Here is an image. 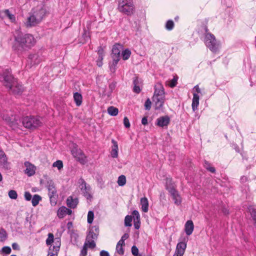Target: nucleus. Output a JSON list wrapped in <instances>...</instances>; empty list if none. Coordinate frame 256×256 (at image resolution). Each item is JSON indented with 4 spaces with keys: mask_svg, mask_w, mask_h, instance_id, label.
Returning <instances> with one entry per match:
<instances>
[{
    "mask_svg": "<svg viewBox=\"0 0 256 256\" xmlns=\"http://www.w3.org/2000/svg\"><path fill=\"white\" fill-rule=\"evenodd\" d=\"M15 44L13 48L18 51L26 50L34 46L36 40L34 36L29 34L18 33L14 36Z\"/></svg>",
    "mask_w": 256,
    "mask_h": 256,
    "instance_id": "nucleus-1",
    "label": "nucleus"
},
{
    "mask_svg": "<svg viewBox=\"0 0 256 256\" xmlns=\"http://www.w3.org/2000/svg\"><path fill=\"white\" fill-rule=\"evenodd\" d=\"M0 82L8 88L14 94H19L24 90L22 86L14 78L11 71L6 70L2 75H0Z\"/></svg>",
    "mask_w": 256,
    "mask_h": 256,
    "instance_id": "nucleus-2",
    "label": "nucleus"
},
{
    "mask_svg": "<svg viewBox=\"0 0 256 256\" xmlns=\"http://www.w3.org/2000/svg\"><path fill=\"white\" fill-rule=\"evenodd\" d=\"M46 12V8L42 5L33 8L25 23L26 26L31 28L40 24L44 18Z\"/></svg>",
    "mask_w": 256,
    "mask_h": 256,
    "instance_id": "nucleus-3",
    "label": "nucleus"
},
{
    "mask_svg": "<svg viewBox=\"0 0 256 256\" xmlns=\"http://www.w3.org/2000/svg\"><path fill=\"white\" fill-rule=\"evenodd\" d=\"M118 10L126 15L130 16L135 12V6L133 0H118Z\"/></svg>",
    "mask_w": 256,
    "mask_h": 256,
    "instance_id": "nucleus-4",
    "label": "nucleus"
},
{
    "mask_svg": "<svg viewBox=\"0 0 256 256\" xmlns=\"http://www.w3.org/2000/svg\"><path fill=\"white\" fill-rule=\"evenodd\" d=\"M204 42L206 47L213 53H216L218 52L220 48V41L216 40L213 34L207 32V30L204 34Z\"/></svg>",
    "mask_w": 256,
    "mask_h": 256,
    "instance_id": "nucleus-5",
    "label": "nucleus"
},
{
    "mask_svg": "<svg viewBox=\"0 0 256 256\" xmlns=\"http://www.w3.org/2000/svg\"><path fill=\"white\" fill-rule=\"evenodd\" d=\"M42 122L40 118L34 116H26L22 119L23 126L28 128H36L42 125Z\"/></svg>",
    "mask_w": 256,
    "mask_h": 256,
    "instance_id": "nucleus-6",
    "label": "nucleus"
},
{
    "mask_svg": "<svg viewBox=\"0 0 256 256\" xmlns=\"http://www.w3.org/2000/svg\"><path fill=\"white\" fill-rule=\"evenodd\" d=\"M42 60V58L38 53L31 54L28 58L26 67L31 68L32 66L39 64Z\"/></svg>",
    "mask_w": 256,
    "mask_h": 256,
    "instance_id": "nucleus-7",
    "label": "nucleus"
},
{
    "mask_svg": "<svg viewBox=\"0 0 256 256\" xmlns=\"http://www.w3.org/2000/svg\"><path fill=\"white\" fill-rule=\"evenodd\" d=\"M79 184H80V188L84 196L87 200H91L92 198V196L91 194L90 186L86 184L83 178L79 180Z\"/></svg>",
    "mask_w": 256,
    "mask_h": 256,
    "instance_id": "nucleus-8",
    "label": "nucleus"
},
{
    "mask_svg": "<svg viewBox=\"0 0 256 256\" xmlns=\"http://www.w3.org/2000/svg\"><path fill=\"white\" fill-rule=\"evenodd\" d=\"M166 188L172 196V200L176 204L179 206L182 202V199L178 192L175 189L173 186L168 185L166 182Z\"/></svg>",
    "mask_w": 256,
    "mask_h": 256,
    "instance_id": "nucleus-9",
    "label": "nucleus"
},
{
    "mask_svg": "<svg viewBox=\"0 0 256 256\" xmlns=\"http://www.w3.org/2000/svg\"><path fill=\"white\" fill-rule=\"evenodd\" d=\"M122 48V46L120 44H116L112 47V58L113 60V64L114 66V68L116 66L118 61L120 60V54Z\"/></svg>",
    "mask_w": 256,
    "mask_h": 256,
    "instance_id": "nucleus-10",
    "label": "nucleus"
},
{
    "mask_svg": "<svg viewBox=\"0 0 256 256\" xmlns=\"http://www.w3.org/2000/svg\"><path fill=\"white\" fill-rule=\"evenodd\" d=\"M1 116L12 129H15L17 128L18 123L15 117L13 116L12 115L10 116L8 114H3Z\"/></svg>",
    "mask_w": 256,
    "mask_h": 256,
    "instance_id": "nucleus-11",
    "label": "nucleus"
},
{
    "mask_svg": "<svg viewBox=\"0 0 256 256\" xmlns=\"http://www.w3.org/2000/svg\"><path fill=\"white\" fill-rule=\"evenodd\" d=\"M72 154L80 163L86 162V157L80 150L74 148L72 150Z\"/></svg>",
    "mask_w": 256,
    "mask_h": 256,
    "instance_id": "nucleus-12",
    "label": "nucleus"
},
{
    "mask_svg": "<svg viewBox=\"0 0 256 256\" xmlns=\"http://www.w3.org/2000/svg\"><path fill=\"white\" fill-rule=\"evenodd\" d=\"M0 166L4 170L10 168V163L8 160V158L2 150H0Z\"/></svg>",
    "mask_w": 256,
    "mask_h": 256,
    "instance_id": "nucleus-13",
    "label": "nucleus"
},
{
    "mask_svg": "<svg viewBox=\"0 0 256 256\" xmlns=\"http://www.w3.org/2000/svg\"><path fill=\"white\" fill-rule=\"evenodd\" d=\"M186 248L185 242H179L176 246V250L173 256H183Z\"/></svg>",
    "mask_w": 256,
    "mask_h": 256,
    "instance_id": "nucleus-14",
    "label": "nucleus"
},
{
    "mask_svg": "<svg viewBox=\"0 0 256 256\" xmlns=\"http://www.w3.org/2000/svg\"><path fill=\"white\" fill-rule=\"evenodd\" d=\"M99 230L98 228L96 226H92L90 228L88 234H87L86 238L91 240H96L98 235Z\"/></svg>",
    "mask_w": 256,
    "mask_h": 256,
    "instance_id": "nucleus-15",
    "label": "nucleus"
},
{
    "mask_svg": "<svg viewBox=\"0 0 256 256\" xmlns=\"http://www.w3.org/2000/svg\"><path fill=\"white\" fill-rule=\"evenodd\" d=\"M24 166L26 168L24 170V173L28 176H31L36 173V167L29 162H26L24 163Z\"/></svg>",
    "mask_w": 256,
    "mask_h": 256,
    "instance_id": "nucleus-16",
    "label": "nucleus"
},
{
    "mask_svg": "<svg viewBox=\"0 0 256 256\" xmlns=\"http://www.w3.org/2000/svg\"><path fill=\"white\" fill-rule=\"evenodd\" d=\"M66 202L68 208H74L78 204V199L76 197L69 196L66 199Z\"/></svg>",
    "mask_w": 256,
    "mask_h": 256,
    "instance_id": "nucleus-17",
    "label": "nucleus"
},
{
    "mask_svg": "<svg viewBox=\"0 0 256 256\" xmlns=\"http://www.w3.org/2000/svg\"><path fill=\"white\" fill-rule=\"evenodd\" d=\"M72 213V210L68 208H66V206H62L58 210L57 215L59 218H64L66 214L70 215Z\"/></svg>",
    "mask_w": 256,
    "mask_h": 256,
    "instance_id": "nucleus-18",
    "label": "nucleus"
},
{
    "mask_svg": "<svg viewBox=\"0 0 256 256\" xmlns=\"http://www.w3.org/2000/svg\"><path fill=\"white\" fill-rule=\"evenodd\" d=\"M134 88L133 90L134 92L138 94L141 91V87L142 86V81L141 79L137 77H135L133 80Z\"/></svg>",
    "mask_w": 256,
    "mask_h": 256,
    "instance_id": "nucleus-19",
    "label": "nucleus"
},
{
    "mask_svg": "<svg viewBox=\"0 0 256 256\" xmlns=\"http://www.w3.org/2000/svg\"><path fill=\"white\" fill-rule=\"evenodd\" d=\"M170 118L168 116H161L156 120V124L160 127L167 126L170 123Z\"/></svg>",
    "mask_w": 256,
    "mask_h": 256,
    "instance_id": "nucleus-20",
    "label": "nucleus"
},
{
    "mask_svg": "<svg viewBox=\"0 0 256 256\" xmlns=\"http://www.w3.org/2000/svg\"><path fill=\"white\" fill-rule=\"evenodd\" d=\"M164 94V88L161 83L158 82L154 86V92L153 96H162Z\"/></svg>",
    "mask_w": 256,
    "mask_h": 256,
    "instance_id": "nucleus-21",
    "label": "nucleus"
},
{
    "mask_svg": "<svg viewBox=\"0 0 256 256\" xmlns=\"http://www.w3.org/2000/svg\"><path fill=\"white\" fill-rule=\"evenodd\" d=\"M194 230V224L192 220H188L184 225V231L188 236L192 234Z\"/></svg>",
    "mask_w": 256,
    "mask_h": 256,
    "instance_id": "nucleus-22",
    "label": "nucleus"
},
{
    "mask_svg": "<svg viewBox=\"0 0 256 256\" xmlns=\"http://www.w3.org/2000/svg\"><path fill=\"white\" fill-rule=\"evenodd\" d=\"M112 146L110 152L111 156L113 158H117L118 156V142L114 140H112Z\"/></svg>",
    "mask_w": 256,
    "mask_h": 256,
    "instance_id": "nucleus-23",
    "label": "nucleus"
},
{
    "mask_svg": "<svg viewBox=\"0 0 256 256\" xmlns=\"http://www.w3.org/2000/svg\"><path fill=\"white\" fill-rule=\"evenodd\" d=\"M48 196L50 200H52V198L56 199L57 196L56 190L54 184H49L48 187Z\"/></svg>",
    "mask_w": 256,
    "mask_h": 256,
    "instance_id": "nucleus-24",
    "label": "nucleus"
},
{
    "mask_svg": "<svg viewBox=\"0 0 256 256\" xmlns=\"http://www.w3.org/2000/svg\"><path fill=\"white\" fill-rule=\"evenodd\" d=\"M140 205L142 211L147 212L148 210V202L146 198L144 197L140 199Z\"/></svg>",
    "mask_w": 256,
    "mask_h": 256,
    "instance_id": "nucleus-25",
    "label": "nucleus"
},
{
    "mask_svg": "<svg viewBox=\"0 0 256 256\" xmlns=\"http://www.w3.org/2000/svg\"><path fill=\"white\" fill-rule=\"evenodd\" d=\"M60 244L56 246H50L49 248L48 256H58V252L60 250Z\"/></svg>",
    "mask_w": 256,
    "mask_h": 256,
    "instance_id": "nucleus-26",
    "label": "nucleus"
},
{
    "mask_svg": "<svg viewBox=\"0 0 256 256\" xmlns=\"http://www.w3.org/2000/svg\"><path fill=\"white\" fill-rule=\"evenodd\" d=\"M155 98H156L153 100L155 102V109H160L163 105L164 100L162 97L160 98H158V97H155Z\"/></svg>",
    "mask_w": 256,
    "mask_h": 256,
    "instance_id": "nucleus-27",
    "label": "nucleus"
},
{
    "mask_svg": "<svg viewBox=\"0 0 256 256\" xmlns=\"http://www.w3.org/2000/svg\"><path fill=\"white\" fill-rule=\"evenodd\" d=\"M8 238V234L6 230L2 228L0 229V242H4Z\"/></svg>",
    "mask_w": 256,
    "mask_h": 256,
    "instance_id": "nucleus-28",
    "label": "nucleus"
},
{
    "mask_svg": "<svg viewBox=\"0 0 256 256\" xmlns=\"http://www.w3.org/2000/svg\"><path fill=\"white\" fill-rule=\"evenodd\" d=\"M107 110L108 114L112 116H116L118 112V109L113 106L108 107Z\"/></svg>",
    "mask_w": 256,
    "mask_h": 256,
    "instance_id": "nucleus-29",
    "label": "nucleus"
},
{
    "mask_svg": "<svg viewBox=\"0 0 256 256\" xmlns=\"http://www.w3.org/2000/svg\"><path fill=\"white\" fill-rule=\"evenodd\" d=\"M249 212L250 213L254 224H256V209L254 206H250L248 208Z\"/></svg>",
    "mask_w": 256,
    "mask_h": 256,
    "instance_id": "nucleus-30",
    "label": "nucleus"
},
{
    "mask_svg": "<svg viewBox=\"0 0 256 256\" xmlns=\"http://www.w3.org/2000/svg\"><path fill=\"white\" fill-rule=\"evenodd\" d=\"M199 105V97H193L192 106L194 112L198 110V106Z\"/></svg>",
    "mask_w": 256,
    "mask_h": 256,
    "instance_id": "nucleus-31",
    "label": "nucleus"
},
{
    "mask_svg": "<svg viewBox=\"0 0 256 256\" xmlns=\"http://www.w3.org/2000/svg\"><path fill=\"white\" fill-rule=\"evenodd\" d=\"M124 245V244H122L120 242H118L116 246V252L119 254H124V250L123 248V246Z\"/></svg>",
    "mask_w": 256,
    "mask_h": 256,
    "instance_id": "nucleus-32",
    "label": "nucleus"
},
{
    "mask_svg": "<svg viewBox=\"0 0 256 256\" xmlns=\"http://www.w3.org/2000/svg\"><path fill=\"white\" fill-rule=\"evenodd\" d=\"M41 200L42 198L39 195L34 194L32 199V205L34 206H36Z\"/></svg>",
    "mask_w": 256,
    "mask_h": 256,
    "instance_id": "nucleus-33",
    "label": "nucleus"
},
{
    "mask_svg": "<svg viewBox=\"0 0 256 256\" xmlns=\"http://www.w3.org/2000/svg\"><path fill=\"white\" fill-rule=\"evenodd\" d=\"M94 240H88L86 238L85 242L84 244H86V246L92 249L94 248L96 246V242Z\"/></svg>",
    "mask_w": 256,
    "mask_h": 256,
    "instance_id": "nucleus-34",
    "label": "nucleus"
},
{
    "mask_svg": "<svg viewBox=\"0 0 256 256\" xmlns=\"http://www.w3.org/2000/svg\"><path fill=\"white\" fill-rule=\"evenodd\" d=\"M4 14L7 16L12 22H14L16 20V17L14 14H11L8 10H4Z\"/></svg>",
    "mask_w": 256,
    "mask_h": 256,
    "instance_id": "nucleus-35",
    "label": "nucleus"
},
{
    "mask_svg": "<svg viewBox=\"0 0 256 256\" xmlns=\"http://www.w3.org/2000/svg\"><path fill=\"white\" fill-rule=\"evenodd\" d=\"M193 96H198V94L202 95L204 94V92L200 89L198 85L194 86L192 89Z\"/></svg>",
    "mask_w": 256,
    "mask_h": 256,
    "instance_id": "nucleus-36",
    "label": "nucleus"
},
{
    "mask_svg": "<svg viewBox=\"0 0 256 256\" xmlns=\"http://www.w3.org/2000/svg\"><path fill=\"white\" fill-rule=\"evenodd\" d=\"M130 54L131 52L128 48L124 50L122 52V56L124 60H128L130 57Z\"/></svg>",
    "mask_w": 256,
    "mask_h": 256,
    "instance_id": "nucleus-37",
    "label": "nucleus"
},
{
    "mask_svg": "<svg viewBox=\"0 0 256 256\" xmlns=\"http://www.w3.org/2000/svg\"><path fill=\"white\" fill-rule=\"evenodd\" d=\"M118 184L119 186H122L126 184V178L124 175H121L118 178Z\"/></svg>",
    "mask_w": 256,
    "mask_h": 256,
    "instance_id": "nucleus-38",
    "label": "nucleus"
},
{
    "mask_svg": "<svg viewBox=\"0 0 256 256\" xmlns=\"http://www.w3.org/2000/svg\"><path fill=\"white\" fill-rule=\"evenodd\" d=\"M63 163L60 160H58L52 164V166L56 168L58 170H61L63 168Z\"/></svg>",
    "mask_w": 256,
    "mask_h": 256,
    "instance_id": "nucleus-39",
    "label": "nucleus"
},
{
    "mask_svg": "<svg viewBox=\"0 0 256 256\" xmlns=\"http://www.w3.org/2000/svg\"><path fill=\"white\" fill-rule=\"evenodd\" d=\"M132 216L128 215L124 218V225L126 226H131L132 222Z\"/></svg>",
    "mask_w": 256,
    "mask_h": 256,
    "instance_id": "nucleus-40",
    "label": "nucleus"
},
{
    "mask_svg": "<svg viewBox=\"0 0 256 256\" xmlns=\"http://www.w3.org/2000/svg\"><path fill=\"white\" fill-rule=\"evenodd\" d=\"M174 27V22L172 20H168L166 24V28L168 30H171Z\"/></svg>",
    "mask_w": 256,
    "mask_h": 256,
    "instance_id": "nucleus-41",
    "label": "nucleus"
},
{
    "mask_svg": "<svg viewBox=\"0 0 256 256\" xmlns=\"http://www.w3.org/2000/svg\"><path fill=\"white\" fill-rule=\"evenodd\" d=\"M94 218V212L92 210H90L88 214V220H87L88 222V224H91L93 222Z\"/></svg>",
    "mask_w": 256,
    "mask_h": 256,
    "instance_id": "nucleus-42",
    "label": "nucleus"
},
{
    "mask_svg": "<svg viewBox=\"0 0 256 256\" xmlns=\"http://www.w3.org/2000/svg\"><path fill=\"white\" fill-rule=\"evenodd\" d=\"M8 195L11 199L16 200L18 198L17 192L14 190H10L8 192Z\"/></svg>",
    "mask_w": 256,
    "mask_h": 256,
    "instance_id": "nucleus-43",
    "label": "nucleus"
},
{
    "mask_svg": "<svg viewBox=\"0 0 256 256\" xmlns=\"http://www.w3.org/2000/svg\"><path fill=\"white\" fill-rule=\"evenodd\" d=\"M178 77L177 76H174V78L170 80L168 83V85L170 87L173 88L177 84Z\"/></svg>",
    "mask_w": 256,
    "mask_h": 256,
    "instance_id": "nucleus-44",
    "label": "nucleus"
},
{
    "mask_svg": "<svg viewBox=\"0 0 256 256\" xmlns=\"http://www.w3.org/2000/svg\"><path fill=\"white\" fill-rule=\"evenodd\" d=\"M54 241V235L52 233L48 234V238L46 240V244L47 245H50Z\"/></svg>",
    "mask_w": 256,
    "mask_h": 256,
    "instance_id": "nucleus-45",
    "label": "nucleus"
},
{
    "mask_svg": "<svg viewBox=\"0 0 256 256\" xmlns=\"http://www.w3.org/2000/svg\"><path fill=\"white\" fill-rule=\"evenodd\" d=\"M152 102L149 98H148L144 103V108L146 110H150L151 108Z\"/></svg>",
    "mask_w": 256,
    "mask_h": 256,
    "instance_id": "nucleus-46",
    "label": "nucleus"
},
{
    "mask_svg": "<svg viewBox=\"0 0 256 256\" xmlns=\"http://www.w3.org/2000/svg\"><path fill=\"white\" fill-rule=\"evenodd\" d=\"M2 252L6 254H10L12 252V250L10 246H5L2 248Z\"/></svg>",
    "mask_w": 256,
    "mask_h": 256,
    "instance_id": "nucleus-47",
    "label": "nucleus"
},
{
    "mask_svg": "<svg viewBox=\"0 0 256 256\" xmlns=\"http://www.w3.org/2000/svg\"><path fill=\"white\" fill-rule=\"evenodd\" d=\"M132 214L134 217V220H140V216L138 210H134L132 212Z\"/></svg>",
    "mask_w": 256,
    "mask_h": 256,
    "instance_id": "nucleus-48",
    "label": "nucleus"
},
{
    "mask_svg": "<svg viewBox=\"0 0 256 256\" xmlns=\"http://www.w3.org/2000/svg\"><path fill=\"white\" fill-rule=\"evenodd\" d=\"M204 167L212 172H215V168L214 167L210 166L209 164L207 162H204Z\"/></svg>",
    "mask_w": 256,
    "mask_h": 256,
    "instance_id": "nucleus-49",
    "label": "nucleus"
},
{
    "mask_svg": "<svg viewBox=\"0 0 256 256\" xmlns=\"http://www.w3.org/2000/svg\"><path fill=\"white\" fill-rule=\"evenodd\" d=\"M82 97H74V100L77 106H80L82 102Z\"/></svg>",
    "mask_w": 256,
    "mask_h": 256,
    "instance_id": "nucleus-50",
    "label": "nucleus"
},
{
    "mask_svg": "<svg viewBox=\"0 0 256 256\" xmlns=\"http://www.w3.org/2000/svg\"><path fill=\"white\" fill-rule=\"evenodd\" d=\"M88 248L86 246V244H84L83 246H82V248L81 250V255L82 256H86V255L87 254V249Z\"/></svg>",
    "mask_w": 256,
    "mask_h": 256,
    "instance_id": "nucleus-51",
    "label": "nucleus"
},
{
    "mask_svg": "<svg viewBox=\"0 0 256 256\" xmlns=\"http://www.w3.org/2000/svg\"><path fill=\"white\" fill-rule=\"evenodd\" d=\"M132 253L134 256H138V250L135 246H133L132 248Z\"/></svg>",
    "mask_w": 256,
    "mask_h": 256,
    "instance_id": "nucleus-52",
    "label": "nucleus"
},
{
    "mask_svg": "<svg viewBox=\"0 0 256 256\" xmlns=\"http://www.w3.org/2000/svg\"><path fill=\"white\" fill-rule=\"evenodd\" d=\"M24 198L27 201H30L32 199V196L30 193L28 192H26L24 194Z\"/></svg>",
    "mask_w": 256,
    "mask_h": 256,
    "instance_id": "nucleus-53",
    "label": "nucleus"
},
{
    "mask_svg": "<svg viewBox=\"0 0 256 256\" xmlns=\"http://www.w3.org/2000/svg\"><path fill=\"white\" fill-rule=\"evenodd\" d=\"M124 124L126 128H128L130 127V123L127 117H124Z\"/></svg>",
    "mask_w": 256,
    "mask_h": 256,
    "instance_id": "nucleus-54",
    "label": "nucleus"
},
{
    "mask_svg": "<svg viewBox=\"0 0 256 256\" xmlns=\"http://www.w3.org/2000/svg\"><path fill=\"white\" fill-rule=\"evenodd\" d=\"M104 56H98V59L96 60V64L99 66L100 67L102 65V60H103Z\"/></svg>",
    "mask_w": 256,
    "mask_h": 256,
    "instance_id": "nucleus-55",
    "label": "nucleus"
},
{
    "mask_svg": "<svg viewBox=\"0 0 256 256\" xmlns=\"http://www.w3.org/2000/svg\"><path fill=\"white\" fill-rule=\"evenodd\" d=\"M128 236H129L128 234H124L118 242L124 244V240H126Z\"/></svg>",
    "mask_w": 256,
    "mask_h": 256,
    "instance_id": "nucleus-56",
    "label": "nucleus"
},
{
    "mask_svg": "<svg viewBox=\"0 0 256 256\" xmlns=\"http://www.w3.org/2000/svg\"><path fill=\"white\" fill-rule=\"evenodd\" d=\"M134 226L136 229H139L140 226V220H134Z\"/></svg>",
    "mask_w": 256,
    "mask_h": 256,
    "instance_id": "nucleus-57",
    "label": "nucleus"
},
{
    "mask_svg": "<svg viewBox=\"0 0 256 256\" xmlns=\"http://www.w3.org/2000/svg\"><path fill=\"white\" fill-rule=\"evenodd\" d=\"M100 256H110L108 252L104 250H102V251H100Z\"/></svg>",
    "mask_w": 256,
    "mask_h": 256,
    "instance_id": "nucleus-58",
    "label": "nucleus"
},
{
    "mask_svg": "<svg viewBox=\"0 0 256 256\" xmlns=\"http://www.w3.org/2000/svg\"><path fill=\"white\" fill-rule=\"evenodd\" d=\"M12 248L14 250H20L18 244L16 242H14L12 244Z\"/></svg>",
    "mask_w": 256,
    "mask_h": 256,
    "instance_id": "nucleus-59",
    "label": "nucleus"
},
{
    "mask_svg": "<svg viewBox=\"0 0 256 256\" xmlns=\"http://www.w3.org/2000/svg\"><path fill=\"white\" fill-rule=\"evenodd\" d=\"M142 124L144 126L148 124V118H147L146 116H144L142 118Z\"/></svg>",
    "mask_w": 256,
    "mask_h": 256,
    "instance_id": "nucleus-60",
    "label": "nucleus"
},
{
    "mask_svg": "<svg viewBox=\"0 0 256 256\" xmlns=\"http://www.w3.org/2000/svg\"><path fill=\"white\" fill-rule=\"evenodd\" d=\"M98 56H104V50L101 48L98 50Z\"/></svg>",
    "mask_w": 256,
    "mask_h": 256,
    "instance_id": "nucleus-61",
    "label": "nucleus"
},
{
    "mask_svg": "<svg viewBox=\"0 0 256 256\" xmlns=\"http://www.w3.org/2000/svg\"><path fill=\"white\" fill-rule=\"evenodd\" d=\"M116 66H115L114 68V66L113 64V62H112V64L110 66V71L112 72H114L115 70H116Z\"/></svg>",
    "mask_w": 256,
    "mask_h": 256,
    "instance_id": "nucleus-62",
    "label": "nucleus"
},
{
    "mask_svg": "<svg viewBox=\"0 0 256 256\" xmlns=\"http://www.w3.org/2000/svg\"><path fill=\"white\" fill-rule=\"evenodd\" d=\"M72 223L71 222H69L67 224V228L68 230H70L72 228Z\"/></svg>",
    "mask_w": 256,
    "mask_h": 256,
    "instance_id": "nucleus-63",
    "label": "nucleus"
},
{
    "mask_svg": "<svg viewBox=\"0 0 256 256\" xmlns=\"http://www.w3.org/2000/svg\"><path fill=\"white\" fill-rule=\"evenodd\" d=\"M4 16H5L4 14V10L0 11V18H3Z\"/></svg>",
    "mask_w": 256,
    "mask_h": 256,
    "instance_id": "nucleus-64",
    "label": "nucleus"
}]
</instances>
